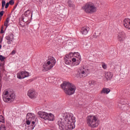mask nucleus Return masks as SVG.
<instances>
[{
	"label": "nucleus",
	"mask_w": 130,
	"mask_h": 130,
	"mask_svg": "<svg viewBox=\"0 0 130 130\" xmlns=\"http://www.w3.org/2000/svg\"><path fill=\"white\" fill-rule=\"evenodd\" d=\"M63 119H59L57 124L60 130H73L75 127L76 117L74 114L65 112L62 114Z\"/></svg>",
	"instance_id": "obj_1"
},
{
	"label": "nucleus",
	"mask_w": 130,
	"mask_h": 130,
	"mask_svg": "<svg viewBox=\"0 0 130 130\" xmlns=\"http://www.w3.org/2000/svg\"><path fill=\"white\" fill-rule=\"evenodd\" d=\"M37 121V118L35 114L32 113H28L26 115V123L27 125L25 128V130H33L34 127L36 126V123Z\"/></svg>",
	"instance_id": "obj_2"
},
{
	"label": "nucleus",
	"mask_w": 130,
	"mask_h": 130,
	"mask_svg": "<svg viewBox=\"0 0 130 130\" xmlns=\"http://www.w3.org/2000/svg\"><path fill=\"white\" fill-rule=\"evenodd\" d=\"M99 118L97 115H89L86 117V123L89 127L96 128L99 125Z\"/></svg>",
	"instance_id": "obj_3"
},
{
	"label": "nucleus",
	"mask_w": 130,
	"mask_h": 130,
	"mask_svg": "<svg viewBox=\"0 0 130 130\" xmlns=\"http://www.w3.org/2000/svg\"><path fill=\"white\" fill-rule=\"evenodd\" d=\"M61 87L64 90V92L67 95H73L76 92V86L71 83L64 82L61 85Z\"/></svg>",
	"instance_id": "obj_4"
},
{
	"label": "nucleus",
	"mask_w": 130,
	"mask_h": 130,
	"mask_svg": "<svg viewBox=\"0 0 130 130\" xmlns=\"http://www.w3.org/2000/svg\"><path fill=\"white\" fill-rule=\"evenodd\" d=\"M64 62L67 66H70L73 67H76L79 66L81 62V56H78V58H71L69 56H66L64 57Z\"/></svg>",
	"instance_id": "obj_5"
},
{
	"label": "nucleus",
	"mask_w": 130,
	"mask_h": 130,
	"mask_svg": "<svg viewBox=\"0 0 130 130\" xmlns=\"http://www.w3.org/2000/svg\"><path fill=\"white\" fill-rule=\"evenodd\" d=\"M56 61L55 58L52 56H49L47 60L45 62L43 66V72H48L50 70H51L54 66Z\"/></svg>",
	"instance_id": "obj_6"
},
{
	"label": "nucleus",
	"mask_w": 130,
	"mask_h": 130,
	"mask_svg": "<svg viewBox=\"0 0 130 130\" xmlns=\"http://www.w3.org/2000/svg\"><path fill=\"white\" fill-rule=\"evenodd\" d=\"M3 100L4 102L11 103L16 99V94L11 91L5 90L3 92Z\"/></svg>",
	"instance_id": "obj_7"
},
{
	"label": "nucleus",
	"mask_w": 130,
	"mask_h": 130,
	"mask_svg": "<svg viewBox=\"0 0 130 130\" xmlns=\"http://www.w3.org/2000/svg\"><path fill=\"white\" fill-rule=\"evenodd\" d=\"M38 114L41 118L46 120V121H54L55 117L54 114L51 113H47L46 112L39 111Z\"/></svg>",
	"instance_id": "obj_8"
},
{
	"label": "nucleus",
	"mask_w": 130,
	"mask_h": 130,
	"mask_svg": "<svg viewBox=\"0 0 130 130\" xmlns=\"http://www.w3.org/2000/svg\"><path fill=\"white\" fill-rule=\"evenodd\" d=\"M82 9L87 14H93L97 12V7L93 4L87 3L82 7Z\"/></svg>",
	"instance_id": "obj_9"
},
{
	"label": "nucleus",
	"mask_w": 130,
	"mask_h": 130,
	"mask_svg": "<svg viewBox=\"0 0 130 130\" xmlns=\"http://www.w3.org/2000/svg\"><path fill=\"white\" fill-rule=\"evenodd\" d=\"M90 74V70L87 67H81L77 74V78H85Z\"/></svg>",
	"instance_id": "obj_10"
},
{
	"label": "nucleus",
	"mask_w": 130,
	"mask_h": 130,
	"mask_svg": "<svg viewBox=\"0 0 130 130\" xmlns=\"http://www.w3.org/2000/svg\"><path fill=\"white\" fill-rule=\"evenodd\" d=\"M16 76L17 79L22 80L23 79H25V78H28V77H30V73L27 71H20L17 73Z\"/></svg>",
	"instance_id": "obj_11"
},
{
	"label": "nucleus",
	"mask_w": 130,
	"mask_h": 130,
	"mask_svg": "<svg viewBox=\"0 0 130 130\" xmlns=\"http://www.w3.org/2000/svg\"><path fill=\"white\" fill-rule=\"evenodd\" d=\"M127 38L126 34L124 31H120L117 35V39L120 42H123Z\"/></svg>",
	"instance_id": "obj_12"
},
{
	"label": "nucleus",
	"mask_w": 130,
	"mask_h": 130,
	"mask_svg": "<svg viewBox=\"0 0 130 130\" xmlns=\"http://www.w3.org/2000/svg\"><path fill=\"white\" fill-rule=\"evenodd\" d=\"M38 95V93H37V92H36V91L33 89H30L27 92V96H28V97L31 99L36 98Z\"/></svg>",
	"instance_id": "obj_13"
},
{
	"label": "nucleus",
	"mask_w": 130,
	"mask_h": 130,
	"mask_svg": "<svg viewBox=\"0 0 130 130\" xmlns=\"http://www.w3.org/2000/svg\"><path fill=\"white\" fill-rule=\"evenodd\" d=\"M123 24L124 27L127 29L128 30H130V19L129 18H125L124 19L123 21Z\"/></svg>",
	"instance_id": "obj_14"
},
{
	"label": "nucleus",
	"mask_w": 130,
	"mask_h": 130,
	"mask_svg": "<svg viewBox=\"0 0 130 130\" xmlns=\"http://www.w3.org/2000/svg\"><path fill=\"white\" fill-rule=\"evenodd\" d=\"M89 31H90V27L84 26L82 27L80 31L82 35H87Z\"/></svg>",
	"instance_id": "obj_15"
},
{
	"label": "nucleus",
	"mask_w": 130,
	"mask_h": 130,
	"mask_svg": "<svg viewBox=\"0 0 130 130\" xmlns=\"http://www.w3.org/2000/svg\"><path fill=\"white\" fill-rule=\"evenodd\" d=\"M6 39L7 40L8 44H12L14 40V35L13 34H10L6 37Z\"/></svg>",
	"instance_id": "obj_16"
},
{
	"label": "nucleus",
	"mask_w": 130,
	"mask_h": 130,
	"mask_svg": "<svg viewBox=\"0 0 130 130\" xmlns=\"http://www.w3.org/2000/svg\"><path fill=\"white\" fill-rule=\"evenodd\" d=\"M66 56H70V58H78L79 56H81V55H80V53L79 52H71L69 54L66 55Z\"/></svg>",
	"instance_id": "obj_17"
},
{
	"label": "nucleus",
	"mask_w": 130,
	"mask_h": 130,
	"mask_svg": "<svg viewBox=\"0 0 130 130\" xmlns=\"http://www.w3.org/2000/svg\"><path fill=\"white\" fill-rule=\"evenodd\" d=\"M105 77L107 81H108V80H111L112 79L113 74L111 72H108L106 74Z\"/></svg>",
	"instance_id": "obj_18"
},
{
	"label": "nucleus",
	"mask_w": 130,
	"mask_h": 130,
	"mask_svg": "<svg viewBox=\"0 0 130 130\" xmlns=\"http://www.w3.org/2000/svg\"><path fill=\"white\" fill-rule=\"evenodd\" d=\"M110 92V89L104 88L101 91V94H109Z\"/></svg>",
	"instance_id": "obj_19"
},
{
	"label": "nucleus",
	"mask_w": 130,
	"mask_h": 130,
	"mask_svg": "<svg viewBox=\"0 0 130 130\" xmlns=\"http://www.w3.org/2000/svg\"><path fill=\"white\" fill-rule=\"evenodd\" d=\"M24 15L25 16H26V17H28L29 15H31V17H32V16L33 15V13H31V11L28 10L27 11L25 12Z\"/></svg>",
	"instance_id": "obj_20"
},
{
	"label": "nucleus",
	"mask_w": 130,
	"mask_h": 130,
	"mask_svg": "<svg viewBox=\"0 0 130 130\" xmlns=\"http://www.w3.org/2000/svg\"><path fill=\"white\" fill-rule=\"evenodd\" d=\"M0 122H2L3 123H5V118L3 115L0 116Z\"/></svg>",
	"instance_id": "obj_21"
},
{
	"label": "nucleus",
	"mask_w": 130,
	"mask_h": 130,
	"mask_svg": "<svg viewBox=\"0 0 130 130\" xmlns=\"http://www.w3.org/2000/svg\"><path fill=\"white\" fill-rule=\"evenodd\" d=\"M0 130H7V128L4 124H2L0 126Z\"/></svg>",
	"instance_id": "obj_22"
},
{
	"label": "nucleus",
	"mask_w": 130,
	"mask_h": 130,
	"mask_svg": "<svg viewBox=\"0 0 130 130\" xmlns=\"http://www.w3.org/2000/svg\"><path fill=\"white\" fill-rule=\"evenodd\" d=\"M5 59H6V57H5L2 55H0V60L1 61H5Z\"/></svg>",
	"instance_id": "obj_23"
},
{
	"label": "nucleus",
	"mask_w": 130,
	"mask_h": 130,
	"mask_svg": "<svg viewBox=\"0 0 130 130\" xmlns=\"http://www.w3.org/2000/svg\"><path fill=\"white\" fill-rule=\"evenodd\" d=\"M102 67L104 70H106V69H107V64H105V63H102Z\"/></svg>",
	"instance_id": "obj_24"
},
{
	"label": "nucleus",
	"mask_w": 130,
	"mask_h": 130,
	"mask_svg": "<svg viewBox=\"0 0 130 130\" xmlns=\"http://www.w3.org/2000/svg\"><path fill=\"white\" fill-rule=\"evenodd\" d=\"M68 5L70 8H72V9H74V8H75V5H74L73 3H69Z\"/></svg>",
	"instance_id": "obj_25"
},
{
	"label": "nucleus",
	"mask_w": 130,
	"mask_h": 130,
	"mask_svg": "<svg viewBox=\"0 0 130 130\" xmlns=\"http://www.w3.org/2000/svg\"><path fill=\"white\" fill-rule=\"evenodd\" d=\"M15 54H16V50H13L10 53V55H15Z\"/></svg>",
	"instance_id": "obj_26"
},
{
	"label": "nucleus",
	"mask_w": 130,
	"mask_h": 130,
	"mask_svg": "<svg viewBox=\"0 0 130 130\" xmlns=\"http://www.w3.org/2000/svg\"><path fill=\"white\" fill-rule=\"evenodd\" d=\"M2 8H5V6H6V1H2Z\"/></svg>",
	"instance_id": "obj_27"
},
{
	"label": "nucleus",
	"mask_w": 130,
	"mask_h": 130,
	"mask_svg": "<svg viewBox=\"0 0 130 130\" xmlns=\"http://www.w3.org/2000/svg\"><path fill=\"white\" fill-rule=\"evenodd\" d=\"M9 5H14V1L13 0H11L9 2Z\"/></svg>",
	"instance_id": "obj_28"
},
{
	"label": "nucleus",
	"mask_w": 130,
	"mask_h": 130,
	"mask_svg": "<svg viewBox=\"0 0 130 130\" xmlns=\"http://www.w3.org/2000/svg\"><path fill=\"white\" fill-rule=\"evenodd\" d=\"M4 25L6 26V27H9V23L8 22H6V21L5 22V23H4Z\"/></svg>",
	"instance_id": "obj_29"
},
{
	"label": "nucleus",
	"mask_w": 130,
	"mask_h": 130,
	"mask_svg": "<svg viewBox=\"0 0 130 130\" xmlns=\"http://www.w3.org/2000/svg\"><path fill=\"white\" fill-rule=\"evenodd\" d=\"M4 16V11L0 12V17H3Z\"/></svg>",
	"instance_id": "obj_30"
},
{
	"label": "nucleus",
	"mask_w": 130,
	"mask_h": 130,
	"mask_svg": "<svg viewBox=\"0 0 130 130\" xmlns=\"http://www.w3.org/2000/svg\"><path fill=\"white\" fill-rule=\"evenodd\" d=\"M9 5H10L9 3H7L6 4L5 9H8V8H9Z\"/></svg>",
	"instance_id": "obj_31"
},
{
	"label": "nucleus",
	"mask_w": 130,
	"mask_h": 130,
	"mask_svg": "<svg viewBox=\"0 0 130 130\" xmlns=\"http://www.w3.org/2000/svg\"><path fill=\"white\" fill-rule=\"evenodd\" d=\"M3 37H0V44L3 42Z\"/></svg>",
	"instance_id": "obj_32"
},
{
	"label": "nucleus",
	"mask_w": 130,
	"mask_h": 130,
	"mask_svg": "<svg viewBox=\"0 0 130 130\" xmlns=\"http://www.w3.org/2000/svg\"><path fill=\"white\" fill-rule=\"evenodd\" d=\"M7 23H10V18H8L6 21Z\"/></svg>",
	"instance_id": "obj_33"
},
{
	"label": "nucleus",
	"mask_w": 130,
	"mask_h": 130,
	"mask_svg": "<svg viewBox=\"0 0 130 130\" xmlns=\"http://www.w3.org/2000/svg\"><path fill=\"white\" fill-rule=\"evenodd\" d=\"M1 34H3L4 33V29H1Z\"/></svg>",
	"instance_id": "obj_34"
},
{
	"label": "nucleus",
	"mask_w": 130,
	"mask_h": 130,
	"mask_svg": "<svg viewBox=\"0 0 130 130\" xmlns=\"http://www.w3.org/2000/svg\"><path fill=\"white\" fill-rule=\"evenodd\" d=\"M0 49H2V45H0Z\"/></svg>",
	"instance_id": "obj_35"
}]
</instances>
